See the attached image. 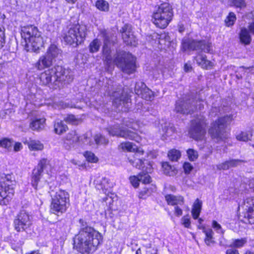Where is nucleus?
<instances>
[{"instance_id": "obj_7", "label": "nucleus", "mask_w": 254, "mask_h": 254, "mask_svg": "<svg viewBox=\"0 0 254 254\" xmlns=\"http://www.w3.org/2000/svg\"><path fill=\"white\" fill-rule=\"evenodd\" d=\"M87 35V28L84 25L71 26L63 34L64 41L67 44L77 46L82 44Z\"/></svg>"}, {"instance_id": "obj_46", "label": "nucleus", "mask_w": 254, "mask_h": 254, "mask_svg": "<svg viewBox=\"0 0 254 254\" xmlns=\"http://www.w3.org/2000/svg\"><path fill=\"white\" fill-rule=\"evenodd\" d=\"M94 140L97 144H107L108 142V141L100 134L96 135Z\"/></svg>"}, {"instance_id": "obj_25", "label": "nucleus", "mask_w": 254, "mask_h": 254, "mask_svg": "<svg viewBox=\"0 0 254 254\" xmlns=\"http://www.w3.org/2000/svg\"><path fill=\"white\" fill-rule=\"evenodd\" d=\"M190 103L184 101L179 100L176 102L175 110L177 112L181 114H189L192 111V110L190 109Z\"/></svg>"}, {"instance_id": "obj_2", "label": "nucleus", "mask_w": 254, "mask_h": 254, "mask_svg": "<svg viewBox=\"0 0 254 254\" xmlns=\"http://www.w3.org/2000/svg\"><path fill=\"white\" fill-rule=\"evenodd\" d=\"M40 79L43 84L49 85L51 88L57 89L70 82L73 76L70 71L58 65L41 73Z\"/></svg>"}, {"instance_id": "obj_29", "label": "nucleus", "mask_w": 254, "mask_h": 254, "mask_svg": "<svg viewBox=\"0 0 254 254\" xmlns=\"http://www.w3.org/2000/svg\"><path fill=\"white\" fill-rule=\"evenodd\" d=\"M102 42L98 38H95L93 40L88 46V49L90 53H94L99 51L101 46Z\"/></svg>"}, {"instance_id": "obj_57", "label": "nucleus", "mask_w": 254, "mask_h": 254, "mask_svg": "<svg viewBox=\"0 0 254 254\" xmlns=\"http://www.w3.org/2000/svg\"><path fill=\"white\" fill-rule=\"evenodd\" d=\"M225 254H239V252L236 249H230L226 250Z\"/></svg>"}, {"instance_id": "obj_1", "label": "nucleus", "mask_w": 254, "mask_h": 254, "mask_svg": "<svg viewBox=\"0 0 254 254\" xmlns=\"http://www.w3.org/2000/svg\"><path fill=\"white\" fill-rule=\"evenodd\" d=\"M102 241L101 233L92 227L80 229L74 238V248L81 254H89L96 251Z\"/></svg>"}, {"instance_id": "obj_36", "label": "nucleus", "mask_w": 254, "mask_h": 254, "mask_svg": "<svg viewBox=\"0 0 254 254\" xmlns=\"http://www.w3.org/2000/svg\"><path fill=\"white\" fill-rule=\"evenodd\" d=\"M65 122L74 125H76L81 123V120L76 117L73 115H67L64 119Z\"/></svg>"}, {"instance_id": "obj_12", "label": "nucleus", "mask_w": 254, "mask_h": 254, "mask_svg": "<svg viewBox=\"0 0 254 254\" xmlns=\"http://www.w3.org/2000/svg\"><path fill=\"white\" fill-rule=\"evenodd\" d=\"M206 122L205 117L199 115L193 119L189 130L190 137L196 140H202L205 133Z\"/></svg>"}, {"instance_id": "obj_20", "label": "nucleus", "mask_w": 254, "mask_h": 254, "mask_svg": "<svg viewBox=\"0 0 254 254\" xmlns=\"http://www.w3.org/2000/svg\"><path fill=\"white\" fill-rule=\"evenodd\" d=\"M252 35L247 28H241L238 34L240 43L245 46L250 45L252 42Z\"/></svg>"}, {"instance_id": "obj_10", "label": "nucleus", "mask_w": 254, "mask_h": 254, "mask_svg": "<svg viewBox=\"0 0 254 254\" xmlns=\"http://www.w3.org/2000/svg\"><path fill=\"white\" fill-rule=\"evenodd\" d=\"M69 205V194L62 190L57 191L52 197L50 212L57 215H60L64 213Z\"/></svg>"}, {"instance_id": "obj_11", "label": "nucleus", "mask_w": 254, "mask_h": 254, "mask_svg": "<svg viewBox=\"0 0 254 254\" xmlns=\"http://www.w3.org/2000/svg\"><path fill=\"white\" fill-rule=\"evenodd\" d=\"M119 148L124 151L134 152L132 156L128 158L129 162L136 168L141 169L143 167V161L140 156L144 154V152L141 148H138L135 144L129 141L121 143Z\"/></svg>"}, {"instance_id": "obj_23", "label": "nucleus", "mask_w": 254, "mask_h": 254, "mask_svg": "<svg viewBox=\"0 0 254 254\" xmlns=\"http://www.w3.org/2000/svg\"><path fill=\"white\" fill-rule=\"evenodd\" d=\"M23 142L24 144L28 146L30 151H41L44 149V144L39 140L29 138L25 139Z\"/></svg>"}, {"instance_id": "obj_15", "label": "nucleus", "mask_w": 254, "mask_h": 254, "mask_svg": "<svg viewBox=\"0 0 254 254\" xmlns=\"http://www.w3.org/2000/svg\"><path fill=\"white\" fill-rule=\"evenodd\" d=\"M243 207L241 215L243 221L254 224V197H248L244 200Z\"/></svg>"}, {"instance_id": "obj_61", "label": "nucleus", "mask_w": 254, "mask_h": 254, "mask_svg": "<svg viewBox=\"0 0 254 254\" xmlns=\"http://www.w3.org/2000/svg\"><path fill=\"white\" fill-rule=\"evenodd\" d=\"M146 254H156L155 251L150 248L146 251Z\"/></svg>"}, {"instance_id": "obj_45", "label": "nucleus", "mask_w": 254, "mask_h": 254, "mask_svg": "<svg viewBox=\"0 0 254 254\" xmlns=\"http://www.w3.org/2000/svg\"><path fill=\"white\" fill-rule=\"evenodd\" d=\"M247 241L245 238L235 239L233 241V246L235 248L243 247L246 243Z\"/></svg>"}, {"instance_id": "obj_44", "label": "nucleus", "mask_w": 254, "mask_h": 254, "mask_svg": "<svg viewBox=\"0 0 254 254\" xmlns=\"http://www.w3.org/2000/svg\"><path fill=\"white\" fill-rule=\"evenodd\" d=\"M141 94L142 97L147 100H151L154 96L153 92L148 88L144 89Z\"/></svg>"}, {"instance_id": "obj_17", "label": "nucleus", "mask_w": 254, "mask_h": 254, "mask_svg": "<svg viewBox=\"0 0 254 254\" xmlns=\"http://www.w3.org/2000/svg\"><path fill=\"white\" fill-rule=\"evenodd\" d=\"M113 100V104L119 108V111L127 112L129 106V99L123 95L121 96V93L117 92L111 95Z\"/></svg>"}, {"instance_id": "obj_38", "label": "nucleus", "mask_w": 254, "mask_h": 254, "mask_svg": "<svg viewBox=\"0 0 254 254\" xmlns=\"http://www.w3.org/2000/svg\"><path fill=\"white\" fill-rule=\"evenodd\" d=\"M181 155L180 151L176 149L171 150L168 153V156L172 161H177Z\"/></svg>"}, {"instance_id": "obj_37", "label": "nucleus", "mask_w": 254, "mask_h": 254, "mask_svg": "<svg viewBox=\"0 0 254 254\" xmlns=\"http://www.w3.org/2000/svg\"><path fill=\"white\" fill-rule=\"evenodd\" d=\"M96 187L98 190H102L105 194L109 192V189L111 188L110 186H109L108 184V181L106 179L102 180L100 184H98L95 183Z\"/></svg>"}, {"instance_id": "obj_60", "label": "nucleus", "mask_w": 254, "mask_h": 254, "mask_svg": "<svg viewBox=\"0 0 254 254\" xmlns=\"http://www.w3.org/2000/svg\"><path fill=\"white\" fill-rule=\"evenodd\" d=\"M191 66L190 64L187 63L184 65V70L186 72H189L191 70Z\"/></svg>"}, {"instance_id": "obj_16", "label": "nucleus", "mask_w": 254, "mask_h": 254, "mask_svg": "<svg viewBox=\"0 0 254 254\" xmlns=\"http://www.w3.org/2000/svg\"><path fill=\"white\" fill-rule=\"evenodd\" d=\"M15 229L18 232L25 231L32 224V217L26 211L20 212L17 218L14 221Z\"/></svg>"}, {"instance_id": "obj_58", "label": "nucleus", "mask_w": 254, "mask_h": 254, "mask_svg": "<svg viewBox=\"0 0 254 254\" xmlns=\"http://www.w3.org/2000/svg\"><path fill=\"white\" fill-rule=\"evenodd\" d=\"M212 227L216 230H219L221 229V225L215 220H213L212 222Z\"/></svg>"}, {"instance_id": "obj_56", "label": "nucleus", "mask_w": 254, "mask_h": 254, "mask_svg": "<svg viewBox=\"0 0 254 254\" xmlns=\"http://www.w3.org/2000/svg\"><path fill=\"white\" fill-rule=\"evenodd\" d=\"M247 29L252 35H254V20L249 23Z\"/></svg>"}, {"instance_id": "obj_35", "label": "nucleus", "mask_w": 254, "mask_h": 254, "mask_svg": "<svg viewBox=\"0 0 254 254\" xmlns=\"http://www.w3.org/2000/svg\"><path fill=\"white\" fill-rule=\"evenodd\" d=\"M162 166L164 173L167 175L174 176L177 173V171L175 168L170 165L167 162L163 163Z\"/></svg>"}, {"instance_id": "obj_9", "label": "nucleus", "mask_w": 254, "mask_h": 254, "mask_svg": "<svg viewBox=\"0 0 254 254\" xmlns=\"http://www.w3.org/2000/svg\"><path fill=\"white\" fill-rule=\"evenodd\" d=\"M15 180L13 175L2 174L0 177V204L6 205L14 194Z\"/></svg>"}, {"instance_id": "obj_8", "label": "nucleus", "mask_w": 254, "mask_h": 254, "mask_svg": "<svg viewBox=\"0 0 254 254\" xmlns=\"http://www.w3.org/2000/svg\"><path fill=\"white\" fill-rule=\"evenodd\" d=\"M205 48L206 45L204 41L185 39L182 42V49L184 51H197L198 53L195 58L196 63L204 69L206 68Z\"/></svg>"}, {"instance_id": "obj_6", "label": "nucleus", "mask_w": 254, "mask_h": 254, "mask_svg": "<svg viewBox=\"0 0 254 254\" xmlns=\"http://www.w3.org/2000/svg\"><path fill=\"white\" fill-rule=\"evenodd\" d=\"M173 16L172 6L168 3L164 2L159 5L153 12L152 21L156 27L164 29L171 22Z\"/></svg>"}, {"instance_id": "obj_54", "label": "nucleus", "mask_w": 254, "mask_h": 254, "mask_svg": "<svg viewBox=\"0 0 254 254\" xmlns=\"http://www.w3.org/2000/svg\"><path fill=\"white\" fill-rule=\"evenodd\" d=\"M104 201L108 204L109 208H111L113 202L112 198L108 195L104 199Z\"/></svg>"}, {"instance_id": "obj_48", "label": "nucleus", "mask_w": 254, "mask_h": 254, "mask_svg": "<svg viewBox=\"0 0 254 254\" xmlns=\"http://www.w3.org/2000/svg\"><path fill=\"white\" fill-rule=\"evenodd\" d=\"M184 172L186 174H189L193 169L192 165L189 162H185L183 165Z\"/></svg>"}, {"instance_id": "obj_28", "label": "nucleus", "mask_w": 254, "mask_h": 254, "mask_svg": "<svg viewBox=\"0 0 254 254\" xmlns=\"http://www.w3.org/2000/svg\"><path fill=\"white\" fill-rule=\"evenodd\" d=\"M60 53V50L58 48L57 46L54 44H51L48 48L45 55L51 58V59L54 61V59L58 56Z\"/></svg>"}, {"instance_id": "obj_18", "label": "nucleus", "mask_w": 254, "mask_h": 254, "mask_svg": "<svg viewBox=\"0 0 254 254\" xmlns=\"http://www.w3.org/2000/svg\"><path fill=\"white\" fill-rule=\"evenodd\" d=\"M201 202L198 199H196L192 205L191 213L193 219H198V227L199 229H202L206 236V231L202 224L204 220L201 218H198L201 210Z\"/></svg>"}, {"instance_id": "obj_64", "label": "nucleus", "mask_w": 254, "mask_h": 254, "mask_svg": "<svg viewBox=\"0 0 254 254\" xmlns=\"http://www.w3.org/2000/svg\"><path fill=\"white\" fill-rule=\"evenodd\" d=\"M244 254H254V252L250 250H247Z\"/></svg>"}, {"instance_id": "obj_4", "label": "nucleus", "mask_w": 254, "mask_h": 254, "mask_svg": "<svg viewBox=\"0 0 254 254\" xmlns=\"http://www.w3.org/2000/svg\"><path fill=\"white\" fill-rule=\"evenodd\" d=\"M22 45L27 52H37L43 47L44 41L37 27L29 25L21 28Z\"/></svg>"}, {"instance_id": "obj_13", "label": "nucleus", "mask_w": 254, "mask_h": 254, "mask_svg": "<svg viewBox=\"0 0 254 254\" xmlns=\"http://www.w3.org/2000/svg\"><path fill=\"white\" fill-rule=\"evenodd\" d=\"M49 163V161L47 159H42L39 161L37 167L32 171L31 177V184L37 192L40 191L41 189L46 185V182H43L40 181V179L43 169Z\"/></svg>"}, {"instance_id": "obj_27", "label": "nucleus", "mask_w": 254, "mask_h": 254, "mask_svg": "<svg viewBox=\"0 0 254 254\" xmlns=\"http://www.w3.org/2000/svg\"><path fill=\"white\" fill-rule=\"evenodd\" d=\"M46 119L44 118H35L30 123V127L33 130H40L45 127Z\"/></svg>"}, {"instance_id": "obj_24", "label": "nucleus", "mask_w": 254, "mask_h": 254, "mask_svg": "<svg viewBox=\"0 0 254 254\" xmlns=\"http://www.w3.org/2000/svg\"><path fill=\"white\" fill-rule=\"evenodd\" d=\"M79 140V137L76 131L72 130L68 132L64 139V145L65 148L69 149L70 146Z\"/></svg>"}, {"instance_id": "obj_43", "label": "nucleus", "mask_w": 254, "mask_h": 254, "mask_svg": "<svg viewBox=\"0 0 254 254\" xmlns=\"http://www.w3.org/2000/svg\"><path fill=\"white\" fill-rule=\"evenodd\" d=\"M189 159L191 161L195 160L198 157L197 152L194 149H189L187 151Z\"/></svg>"}, {"instance_id": "obj_30", "label": "nucleus", "mask_w": 254, "mask_h": 254, "mask_svg": "<svg viewBox=\"0 0 254 254\" xmlns=\"http://www.w3.org/2000/svg\"><path fill=\"white\" fill-rule=\"evenodd\" d=\"M162 139L163 140H167L170 137L173 136L175 132V129L173 127H168L165 124L164 126L162 125Z\"/></svg>"}, {"instance_id": "obj_62", "label": "nucleus", "mask_w": 254, "mask_h": 254, "mask_svg": "<svg viewBox=\"0 0 254 254\" xmlns=\"http://www.w3.org/2000/svg\"><path fill=\"white\" fill-rule=\"evenodd\" d=\"M70 162L73 165L79 166V162L75 159H72Z\"/></svg>"}, {"instance_id": "obj_32", "label": "nucleus", "mask_w": 254, "mask_h": 254, "mask_svg": "<svg viewBox=\"0 0 254 254\" xmlns=\"http://www.w3.org/2000/svg\"><path fill=\"white\" fill-rule=\"evenodd\" d=\"M237 19L236 14L233 12H229L224 20L225 25L230 27L233 26Z\"/></svg>"}, {"instance_id": "obj_33", "label": "nucleus", "mask_w": 254, "mask_h": 254, "mask_svg": "<svg viewBox=\"0 0 254 254\" xmlns=\"http://www.w3.org/2000/svg\"><path fill=\"white\" fill-rule=\"evenodd\" d=\"M95 6L101 11L107 12L109 10V4L105 0H97L95 3Z\"/></svg>"}, {"instance_id": "obj_19", "label": "nucleus", "mask_w": 254, "mask_h": 254, "mask_svg": "<svg viewBox=\"0 0 254 254\" xmlns=\"http://www.w3.org/2000/svg\"><path fill=\"white\" fill-rule=\"evenodd\" d=\"M122 33L123 40L127 45L135 46L136 41L135 36L133 35L130 27L127 25H125L121 30Z\"/></svg>"}, {"instance_id": "obj_41", "label": "nucleus", "mask_w": 254, "mask_h": 254, "mask_svg": "<svg viewBox=\"0 0 254 254\" xmlns=\"http://www.w3.org/2000/svg\"><path fill=\"white\" fill-rule=\"evenodd\" d=\"M181 222L184 227L188 229L191 228V220L189 215L184 216L181 219Z\"/></svg>"}, {"instance_id": "obj_34", "label": "nucleus", "mask_w": 254, "mask_h": 254, "mask_svg": "<svg viewBox=\"0 0 254 254\" xmlns=\"http://www.w3.org/2000/svg\"><path fill=\"white\" fill-rule=\"evenodd\" d=\"M67 129V126L64 124L62 121H57L54 125L55 132L61 134L65 132Z\"/></svg>"}, {"instance_id": "obj_52", "label": "nucleus", "mask_w": 254, "mask_h": 254, "mask_svg": "<svg viewBox=\"0 0 254 254\" xmlns=\"http://www.w3.org/2000/svg\"><path fill=\"white\" fill-rule=\"evenodd\" d=\"M60 107L61 108H79V106H76L73 104H69L68 103L61 102L60 103Z\"/></svg>"}, {"instance_id": "obj_22", "label": "nucleus", "mask_w": 254, "mask_h": 254, "mask_svg": "<svg viewBox=\"0 0 254 254\" xmlns=\"http://www.w3.org/2000/svg\"><path fill=\"white\" fill-rule=\"evenodd\" d=\"M129 181L131 184L134 187H138L139 182H141L143 184H148L151 181V178L147 174H140L138 176H133L129 178Z\"/></svg>"}, {"instance_id": "obj_63", "label": "nucleus", "mask_w": 254, "mask_h": 254, "mask_svg": "<svg viewBox=\"0 0 254 254\" xmlns=\"http://www.w3.org/2000/svg\"><path fill=\"white\" fill-rule=\"evenodd\" d=\"M67 3L70 4L75 3L78 0H65Z\"/></svg>"}, {"instance_id": "obj_42", "label": "nucleus", "mask_w": 254, "mask_h": 254, "mask_svg": "<svg viewBox=\"0 0 254 254\" xmlns=\"http://www.w3.org/2000/svg\"><path fill=\"white\" fill-rule=\"evenodd\" d=\"M13 143V140L11 139L4 137L2 138L1 147L9 150Z\"/></svg>"}, {"instance_id": "obj_49", "label": "nucleus", "mask_w": 254, "mask_h": 254, "mask_svg": "<svg viewBox=\"0 0 254 254\" xmlns=\"http://www.w3.org/2000/svg\"><path fill=\"white\" fill-rule=\"evenodd\" d=\"M152 191H150L149 189H145L144 190H142L139 193L138 197L140 198H145L146 196L149 195L151 194Z\"/></svg>"}, {"instance_id": "obj_53", "label": "nucleus", "mask_w": 254, "mask_h": 254, "mask_svg": "<svg viewBox=\"0 0 254 254\" xmlns=\"http://www.w3.org/2000/svg\"><path fill=\"white\" fill-rule=\"evenodd\" d=\"M180 206L176 205L174 207V214L178 217H180L183 214V210L180 207Z\"/></svg>"}, {"instance_id": "obj_3", "label": "nucleus", "mask_w": 254, "mask_h": 254, "mask_svg": "<svg viewBox=\"0 0 254 254\" xmlns=\"http://www.w3.org/2000/svg\"><path fill=\"white\" fill-rule=\"evenodd\" d=\"M103 54L107 63L109 64L113 63L126 73L130 74L135 72L136 68V59L131 54L125 52L118 53L117 56L112 60L111 50L106 42L103 47Z\"/></svg>"}, {"instance_id": "obj_40", "label": "nucleus", "mask_w": 254, "mask_h": 254, "mask_svg": "<svg viewBox=\"0 0 254 254\" xmlns=\"http://www.w3.org/2000/svg\"><path fill=\"white\" fill-rule=\"evenodd\" d=\"M84 156L89 162L96 163L98 160V158L91 152L87 151L85 152Z\"/></svg>"}, {"instance_id": "obj_26", "label": "nucleus", "mask_w": 254, "mask_h": 254, "mask_svg": "<svg viewBox=\"0 0 254 254\" xmlns=\"http://www.w3.org/2000/svg\"><path fill=\"white\" fill-rule=\"evenodd\" d=\"M165 199L169 205L176 206L184 204V198L181 195L168 194L165 196Z\"/></svg>"}, {"instance_id": "obj_31", "label": "nucleus", "mask_w": 254, "mask_h": 254, "mask_svg": "<svg viewBox=\"0 0 254 254\" xmlns=\"http://www.w3.org/2000/svg\"><path fill=\"white\" fill-rule=\"evenodd\" d=\"M242 162L243 161L240 159H230L223 162L221 165V167L223 169L227 170L230 168L237 166L239 163Z\"/></svg>"}, {"instance_id": "obj_59", "label": "nucleus", "mask_w": 254, "mask_h": 254, "mask_svg": "<svg viewBox=\"0 0 254 254\" xmlns=\"http://www.w3.org/2000/svg\"><path fill=\"white\" fill-rule=\"evenodd\" d=\"M125 125L127 127H128V128H131L133 129V130L138 129V128L136 127V126L137 125L136 123H132V124H130V123H126Z\"/></svg>"}, {"instance_id": "obj_39", "label": "nucleus", "mask_w": 254, "mask_h": 254, "mask_svg": "<svg viewBox=\"0 0 254 254\" xmlns=\"http://www.w3.org/2000/svg\"><path fill=\"white\" fill-rule=\"evenodd\" d=\"M231 5L236 8L243 9L247 6V3L245 0H231Z\"/></svg>"}, {"instance_id": "obj_21", "label": "nucleus", "mask_w": 254, "mask_h": 254, "mask_svg": "<svg viewBox=\"0 0 254 254\" xmlns=\"http://www.w3.org/2000/svg\"><path fill=\"white\" fill-rule=\"evenodd\" d=\"M54 61L44 55L41 56L37 62L35 64V67L38 70H43L46 68L50 67Z\"/></svg>"}, {"instance_id": "obj_5", "label": "nucleus", "mask_w": 254, "mask_h": 254, "mask_svg": "<svg viewBox=\"0 0 254 254\" xmlns=\"http://www.w3.org/2000/svg\"><path fill=\"white\" fill-rule=\"evenodd\" d=\"M233 120L232 115H226L217 118L211 124L208 129L211 137L218 142L227 138L226 129Z\"/></svg>"}, {"instance_id": "obj_55", "label": "nucleus", "mask_w": 254, "mask_h": 254, "mask_svg": "<svg viewBox=\"0 0 254 254\" xmlns=\"http://www.w3.org/2000/svg\"><path fill=\"white\" fill-rule=\"evenodd\" d=\"M23 148L21 143L17 142H15L13 146V150L15 152H18L21 150Z\"/></svg>"}, {"instance_id": "obj_51", "label": "nucleus", "mask_w": 254, "mask_h": 254, "mask_svg": "<svg viewBox=\"0 0 254 254\" xmlns=\"http://www.w3.org/2000/svg\"><path fill=\"white\" fill-rule=\"evenodd\" d=\"M4 28L0 27V48H2L4 44Z\"/></svg>"}, {"instance_id": "obj_50", "label": "nucleus", "mask_w": 254, "mask_h": 254, "mask_svg": "<svg viewBox=\"0 0 254 254\" xmlns=\"http://www.w3.org/2000/svg\"><path fill=\"white\" fill-rule=\"evenodd\" d=\"M213 232L211 229L207 230V245L214 243L213 238Z\"/></svg>"}, {"instance_id": "obj_14", "label": "nucleus", "mask_w": 254, "mask_h": 254, "mask_svg": "<svg viewBox=\"0 0 254 254\" xmlns=\"http://www.w3.org/2000/svg\"><path fill=\"white\" fill-rule=\"evenodd\" d=\"M109 133L112 136H117L125 139L134 140L139 143L141 140V137L136 132L127 129H123L118 126H115L110 128L108 130Z\"/></svg>"}, {"instance_id": "obj_47", "label": "nucleus", "mask_w": 254, "mask_h": 254, "mask_svg": "<svg viewBox=\"0 0 254 254\" xmlns=\"http://www.w3.org/2000/svg\"><path fill=\"white\" fill-rule=\"evenodd\" d=\"M238 140L242 141H248L250 139L249 134L246 132H241L236 136Z\"/></svg>"}]
</instances>
